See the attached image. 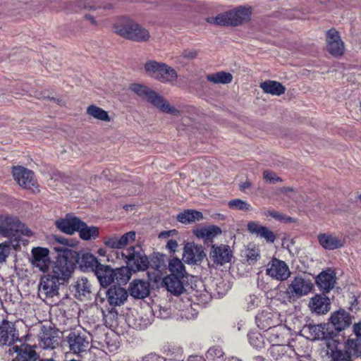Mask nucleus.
<instances>
[{
  "instance_id": "54",
  "label": "nucleus",
  "mask_w": 361,
  "mask_h": 361,
  "mask_svg": "<svg viewBox=\"0 0 361 361\" xmlns=\"http://www.w3.org/2000/svg\"><path fill=\"white\" fill-rule=\"evenodd\" d=\"M52 244H53L54 250L56 252L62 253L63 254L62 256L68 257L67 256L68 255H70L71 256H73L72 255L71 250L69 248L70 247L65 246V245H59V244H55V243H52Z\"/></svg>"
},
{
  "instance_id": "48",
  "label": "nucleus",
  "mask_w": 361,
  "mask_h": 361,
  "mask_svg": "<svg viewBox=\"0 0 361 361\" xmlns=\"http://www.w3.org/2000/svg\"><path fill=\"white\" fill-rule=\"evenodd\" d=\"M230 209L243 212H250L253 209L252 207L247 202L240 199H233L228 202Z\"/></svg>"
},
{
  "instance_id": "17",
  "label": "nucleus",
  "mask_w": 361,
  "mask_h": 361,
  "mask_svg": "<svg viewBox=\"0 0 361 361\" xmlns=\"http://www.w3.org/2000/svg\"><path fill=\"white\" fill-rule=\"evenodd\" d=\"M205 254L201 245H197L193 243H188L184 247L183 259L190 264H195L201 262Z\"/></svg>"
},
{
  "instance_id": "25",
  "label": "nucleus",
  "mask_w": 361,
  "mask_h": 361,
  "mask_svg": "<svg viewBox=\"0 0 361 361\" xmlns=\"http://www.w3.org/2000/svg\"><path fill=\"white\" fill-rule=\"evenodd\" d=\"M330 300L324 295H316L311 298L309 307L312 312L317 314H324L330 310Z\"/></svg>"
},
{
  "instance_id": "27",
  "label": "nucleus",
  "mask_w": 361,
  "mask_h": 361,
  "mask_svg": "<svg viewBox=\"0 0 361 361\" xmlns=\"http://www.w3.org/2000/svg\"><path fill=\"white\" fill-rule=\"evenodd\" d=\"M102 287L106 288L114 283V269L101 264L94 272Z\"/></svg>"
},
{
  "instance_id": "43",
  "label": "nucleus",
  "mask_w": 361,
  "mask_h": 361,
  "mask_svg": "<svg viewBox=\"0 0 361 361\" xmlns=\"http://www.w3.org/2000/svg\"><path fill=\"white\" fill-rule=\"evenodd\" d=\"M129 267H122L114 269V283L117 282L118 284H126L131 276Z\"/></svg>"
},
{
  "instance_id": "22",
  "label": "nucleus",
  "mask_w": 361,
  "mask_h": 361,
  "mask_svg": "<svg viewBox=\"0 0 361 361\" xmlns=\"http://www.w3.org/2000/svg\"><path fill=\"white\" fill-rule=\"evenodd\" d=\"M271 357L274 361H293L294 350L283 344L272 345L269 349Z\"/></svg>"
},
{
  "instance_id": "4",
  "label": "nucleus",
  "mask_w": 361,
  "mask_h": 361,
  "mask_svg": "<svg viewBox=\"0 0 361 361\" xmlns=\"http://www.w3.org/2000/svg\"><path fill=\"white\" fill-rule=\"evenodd\" d=\"M313 285L310 279L302 276H295L291 280L286 290L280 292L279 295L283 296V302H294L300 298L307 295L312 289Z\"/></svg>"
},
{
  "instance_id": "41",
  "label": "nucleus",
  "mask_w": 361,
  "mask_h": 361,
  "mask_svg": "<svg viewBox=\"0 0 361 361\" xmlns=\"http://www.w3.org/2000/svg\"><path fill=\"white\" fill-rule=\"evenodd\" d=\"M100 264L101 263L92 254L87 252L82 255L80 266L87 270L94 273Z\"/></svg>"
},
{
  "instance_id": "53",
  "label": "nucleus",
  "mask_w": 361,
  "mask_h": 361,
  "mask_svg": "<svg viewBox=\"0 0 361 361\" xmlns=\"http://www.w3.org/2000/svg\"><path fill=\"white\" fill-rule=\"evenodd\" d=\"M263 178L269 183H276L282 181L281 178L276 175L275 173L270 171H264L263 172Z\"/></svg>"
},
{
  "instance_id": "31",
  "label": "nucleus",
  "mask_w": 361,
  "mask_h": 361,
  "mask_svg": "<svg viewBox=\"0 0 361 361\" xmlns=\"http://www.w3.org/2000/svg\"><path fill=\"white\" fill-rule=\"evenodd\" d=\"M149 283L143 280H134L130 283V293L135 298H145L149 294Z\"/></svg>"
},
{
  "instance_id": "44",
  "label": "nucleus",
  "mask_w": 361,
  "mask_h": 361,
  "mask_svg": "<svg viewBox=\"0 0 361 361\" xmlns=\"http://www.w3.org/2000/svg\"><path fill=\"white\" fill-rule=\"evenodd\" d=\"M206 21L212 25L220 26L231 25L230 12L226 11L217 15L216 17H209L206 18Z\"/></svg>"
},
{
  "instance_id": "11",
  "label": "nucleus",
  "mask_w": 361,
  "mask_h": 361,
  "mask_svg": "<svg viewBox=\"0 0 361 361\" xmlns=\"http://www.w3.org/2000/svg\"><path fill=\"white\" fill-rule=\"evenodd\" d=\"M70 350L74 354L85 352L89 348V339L85 332L73 331L66 337Z\"/></svg>"
},
{
  "instance_id": "13",
  "label": "nucleus",
  "mask_w": 361,
  "mask_h": 361,
  "mask_svg": "<svg viewBox=\"0 0 361 361\" xmlns=\"http://www.w3.org/2000/svg\"><path fill=\"white\" fill-rule=\"evenodd\" d=\"M317 240L324 249L329 250L341 248L345 243V238L343 234L330 232L319 234Z\"/></svg>"
},
{
  "instance_id": "12",
  "label": "nucleus",
  "mask_w": 361,
  "mask_h": 361,
  "mask_svg": "<svg viewBox=\"0 0 361 361\" xmlns=\"http://www.w3.org/2000/svg\"><path fill=\"white\" fill-rule=\"evenodd\" d=\"M266 274L274 279L283 281L290 276V271L285 262L274 258L267 265Z\"/></svg>"
},
{
  "instance_id": "52",
  "label": "nucleus",
  "mask_w": 361,
  "mask_h": 361,
  "mask_svg": "<svg viewBox=\"0 0 361 361\" xmlns=\"http://www.w3.org/2000/svg\"><path fill=\"white\" fill-rule=\"evenodd\" d=\"M11 247H12V245L10 241L0 243V263L6 261V259L10 254Z\"/></svg>"
},
{
  "instance_id": "42",
  "label": "nucleus",
  "mask_w": 361,
  "mask_h": 361,
  "mask_svg": "<svg viewBox=\"0 0 361 361\" xmlns=\"http://www.w3.org/2000/svg\"><path fill=\"white\" fill-rule=\"evenodd\" d=\"M207 79L214 84H228L232 81L233 76L230 73L219 71L207 75Z\"/></svg>"
},
{
  "instance_id": "1",
  "label": "nucleus",
  "mask_w": 361,
  "mask_h": 361,
  "mask_svg": "<svg viewBox=\"0 0 361 361\" xmlns=\"http://www.w3.org/2000/svg\"><path fill=\"white\" fill-rule=\"evenodd\" d=\"M21 235L31 236L32 233L17 216L9 214L0 215V237L8 238L15 250L19 246Z\"/></svg>"
},
{
  "instance_id": "49",
  "label": "nucleus",
  "mask_w": 361,
  "mask_h": 361,
  "mask_svg": "<svg viewBox=\"0 0 361 361\" xmlns=\"http://www.w3.org/2000/svg\"><path fill=\"white\" fill-rule=\"evenodd\" d=\"M264 215L265 216H271L275 220L281 222L291 223L294 221L293 218L274 209L267 210L264 212Z\"/></svg>"
},
{
  "instance_id": "39",
  "label": "nucleus",
  "mask_w": 361,
  "mask_h": 361,
  "mask_svg": "<svg viewBox=\"0 0 361 361\" xmlns=\"http://www.w3.org/2000/svg\"><path fill=\"white\" fill-rule=\"evenodd\" d=\"M202 219V213L193 209L185 210L177 216L178 221L183 224H190L197 221H200Z\"/></svg>"
},
{
  "instance_id": "30",
  "label": "nucleus",
  "mask_w": 361,
  "mask_h": 361,
  "mask_svg": "<svg viewBox=\"0 0 361 361\" xmlns=\"http://www.w3.org/2000/svg\"><path fill=\"white\" fill-rule=\"evenodd\" d=\"M230 16L232 26H238L250 20L251 11L250 8L239 6L235 9L230 10Z\"/></svg>"
},
{
  "instance_id": "28",
  "label": "nucleus",
  "mask_w": 361,
  "mask_h": 361,
  "mask_svg": "<svg viewBox=\"0 0 361 361\" xmlns=\"http://www.w3.org/2000/svg\"><path fill=\"white\" fill-rule=\"evenodd\" d=\"M330 320L335 329L338 331L344 330L352 323L350 314L343 310L336 311L332 314Z\"/></svg>"
},
{
  "instance_id": "59",
  "label": "nucleus",
  "mask_w": 361,
  "mask_h": 361,
  "mask_svg": "<svg viewBox=\"0 0 361 361\" xmlns=\"http://www.w3.org/2000/svg\"><path fill=\"white\" fill-rule=\"evenodd\" d=\"M143 361H164V358L155 354H149L143 358Z\"/></svg>"
},
{
  "instance_id": "35",
  "label": "nucleus",
  "mask_w": 361,
  "mask_h": 361,
  "mask_svg": "<svg viewBox=\"0 0 361 361\" xmlns=\"http://www.w3.org/2000/svg\"><path fill=\"white\" fill-rule=\"evenodd\" d=\"M82 225H79L77 232L80 238L83 240L96 239L99 234V228L97 226H88L86 223L80 221Z\"/></svg>"
},
{
  "instance_id": "62",
  "label": "nucleus",
  "mask_w": 361,
  "mask_h": 361,
  "mask_svg": "<svg viewBox=\"0 0 361 361\" xmlns=\"http://www.w3.org/2000/svg\"><path fill=\"white\" fill-rule=\"evenodd\" d=\"M360 300H361V297L355 298L354 301L352 302V305H351L352 310L353 309L358 310L361 307Z\"/></svg>"
},
{
  "instance_id": "14",
  "label": "nucleus",
  "mask_w": 361,
  "mask_h": 361,
  "mask_svg": "<svg viewBox=\"0 0 361 361\" xmlns=\"http://www.w3.org/2000/svg\"><path fill=\"white\" fill-rule=\"evenodd\" d=\"M327 51L334 56H342L345 51L344 43L341 39L338 31L331 29L327 31L326 35Z\"/></svg>"
},
{
  "instance_id": "20",
  "label": "nucleus",
  "mask_w": 361,
  "mask_h": 361,
  "mask_svg": "<svg viewBox=\"0 0 361 361\" xmlns=\"http://www.w3.org/2000/svg\"><path fill=\"white\" fill-rule=\"evenodd\" d=\"M136 233L135 231H129L122 236L114 235L104 239L105 245L111 249H122L125 246L135 241Z\"/></svg>"
},
{
  "instance_id": "10",
  "label": "nucleus",
  "mask_w": 361,
  "mask_h": 361,
  "mask_svg": "<svg viewBox=\"0 0 361 361\" xmlns=\"http://www.w3.org/2000/svg\"><path fill=\"white\" fill-rule=\"evenodd\" d=\"M62 284L49 274L40 279L38 286V295L40 298L45 300L53 298L59 294V286Z\"/></svg>"
},
{
  "instance_id": "45",
  "label": "nucleus",
  "mask_w": 361,
  "mask_h": 361,
  "mask_svg": "<svg viewBox=\"0 0 361 361\" xmlns=\"http://www.w3.org/2000/svg\"><path fill=\"white\" fill-rule=\"evenodd\" d=\"M163 63H164L157 62L153 60L147 61L144 66L145 73L148 76L157 80V78L162 68Z\"/></svg>"
},
{
  "instance_id": "33",
  "label": "nucleus",
  "mask_w": 361,
  "mask_h": 361,
  "mask_svg": "<svg viewBox=\"0 0 361 361\" xmlns=\"http://www.w3.org/2000/svg\"><path fill=\"white\" fill-rule=\"evenodd\" d=\"M182 279L183 277L170 274L164 279V283L169 292L179 295L184 290Z\"/></svg>"
},
{
  "instance_id": "2",
  "label": "nucleus",
  "mask_w": 361,
  "mask_h": 361,
  "mask_svg": "<svg viewBox=\"0 0 361 361\" xmlns=\"http://www.w3.org/2000/svg\"><path fill=\"white\" fill-rule=\"evenodd\" d=\"M129 88L133 92L140 97L146 99L160 111L172 115H178L179 114V111L177 109L171 106L166 99L149 87L143 85L133 83L130 85Z\"/></svg>"
},
{
  "instance_id": "24",
  "label": "nucleus",
  "mask_w": 361,
  "mask_h": 361,
  "mask_svg": "<svg viewBox=\"0 0 361 361\" xmlns=\"http://www.w3.org/2000/svg\"><path fill=\"white\" fill-rule=\"evenodd\" d=\"M12 350L17 354L12 361H35L37 360V354L31 345L27 344H22L20 346L14 345L9 349V354L13 355Z\"/></svg>"
},
{
  "instance_id": "5",
  "label": "nucleus",
  "mask_w": 361,
  "mask_h": 361,
  "mask_svg": "<svg viewBox=\"0 0 361 361\" xmlns=\"http://www.w3.org/2000/svg\"><path fill=\"white\" fill-rule=\"evenodd\" d=\"M126 264L133 271H144L149 266V260L141 247L130 246L121 252Z\"/></svg>"
},
{
  "instance_id": "32",
  "label": "nucleus",
  "mask_w": 361,
  "mask_h": 361,
  "mask_svg": "<svg viewBox=\"0 0 361 361\" xmlns=\"http://www.w3.org/2000/svg\"><path fill=\"white\" fill-rule=\"evenodd\" d=\"M177 79L178 74L176 70L164 63L157 80L162 83L173 85L176 82Z\"/></svg>"
},
{
  "instance_id": "7",
  "label": "nucleus",
  "mask_w": 361,
  "mask_h": 361,
  "mask_svg": "<svg viewBox=\"0 0 361 361\" xmlns=\"http://www.w3.org/2000/svg\"><path fill=\"white\" fill-rule=\"evenodd\" d=\"M328 354L333 361H352V355L358 357L361 355V343L358 341L348 340L344 350H338L328 345Z\"/></svg>"
},
{
  "instance_id": "21",
  "label": "nucleus",
  "mask_w": 361,
  "mask_h": 361,
  "mask_svg": "<svg viewBox=\"0 0 361 361\" xmlns=\"http://www.w3.org/2000/svg\"><path fill=\"white\" fill-rule=\"evenodd\" d=\"M247 229L251 234L264 238L267 243H274L276 238L274 233L268 227L257 221H251L247 224Z\"/></svg>"
},
{
  "instance_id": "46",
  "label": "nucleus",
  "mask_w": 361,
  "mask_h": 361,
  "mask_svg": "<svg viewBox=\"0 0 361 361\" xmlns=\"http://www.w3.org/2000/svg\"><path fill=\"white\" fill-rule=\"evenodd\" d=\"M169 269L171 272V275H176L183 278L186 274L185 266L178 258H173L170 260Z\"/></svg>"
},
{
  "instance_id": "16",
  "label": "nucleus",
  "mask_w": 361,
  "mask_h": 361,
  "mask_svg": "<svg viewBox=\"0 0 361 361\" xmlns=\"http://www.w3.org/2000/svg\"><path fill=\"white\" fill-rule=\"evenodd\" d=\"M18 339V333L14 324L4 320L0 325V345L10 346Z\"/></svg>"
},
{
  "instance_id": "29",
  "label": "nucleus",
  "mask_w": 361,
  "mask_h": 361,
  "mask_svg": "<svg viewBox=\"0 0 361 361\" xmlns=\"http://www.w3.org/2000/svg\"><path fill=\"white\" fill-rule=\"evenodd\" d=\"M210 257L214 263L223 265L229 262L231 254L228 245L212 246Z\"/></svg>"
},
{
  "instance_id": "56",
  "label": "nucleus",
  "mask_w": 361,
  "mask_h": 361,
  "mask_svg": "<svg viewBox=\"0 0 361 361\" xmlns=\"http://www.w3.org/2000/svg\"><path fill=\"white\" fill-rule=\"evenodd\" d=\"M310 329L311 331L315 333L314 338L319 339V338L324 337V327L322 324L311 326L310 327Z\"/></svg>"
},
{
  "instance_id": "9",
  "label": "nucleus",
  "mask_w": 361,
  "mask_h": 361,
  "mask_svg": "<svg viewBox=\"0 0 361 361\" xmlns=\"http://www.w3.org/2000/svg\"><path fill=\"white\" fill-rule=\"evenodd\" d=\"M13 176L20 187L33 192L38 190V184L34 173L20 166L13 168Z\"/></svg>"
},
{
  "instance_id": "6",
  "label": "nucleus",
  "mask_w": 361,
  "mask_h": 361,
  "mask_svg": "<svg viewBox=\"0 0 361 361\" xmlns=\"http://www.w3.org/2000/svg\"><path fill=\"white\" fill-rule=\"evenodd\" d=\"M51 271L49 273L61 283L68 280L75 269L74 263L68 259L66 256H61L57 258L54 264L51 266Z\"/></svg>"
},
{
  "instance_id": "36",
  "label": "nucleus",
  "mask_w": 361,
  "mask_h": 361,
  "mask_svg": "<svg viewBox=\"0 0 361 361\" xmlns=\"http://www.w3.org/2000/svg\"><path fill=\"white\" fill-rule=\"evenodd\" d=\"M285 331L284 327L280 324L267 329L264 337L272 345L281 344L283 340V332Z\"/></svg>"
},
{
  "instance_id": "15",
  "label": "nucleus",
  "mask_w": 361,
  "mask_h": 361,
  "mask_svg": "<svg viewBox=\"0 0 361 361\" xmlns=\"http://www.w3.org/2000/svg\"><path fill=\"white\" fill-rule=\"evenodd\" d=\"M39 345L43 349H54L59 345L58 332L51 327L43 326L39 335Z\"/></svg>"
},
{
  "instance_id": "51",
  "label": "nucleus",
  "mask_w": 361,
  "mask_h": 361,
  "mask_svg": "<svg viewBox=\"0 0 361 361\" xmlns=\"http://www.w3.org/2000/svg\"><path fill=\"white\" fill-rule=\"evenodd\" d=\"M259 257V249L252 245L249 246L246 250L247 260L251 264L255 262Z\"/></svg>"
},
{
  "instance_id": "37",
  "label": "nucleus",
  "mask_w": 361,
  "mask_h": 361,
  "mask_svg": "<svg viewBox=\"0 0 361 361\" xmlns=\"http://www.w3.org/2000/svg\"><path fill=\"white\" fill-rule=\"evenodd\" d=\"M221 233V230L216 226H205L194 231V234L199 238L212 240Z\"/></svg>"
},
{
  "instance_id": "63",
  "label": "nucleus",
  "mask_w": 361,
  "mask_h": 361,
  "mask_svg": "<svg viewBox=\"0 0 361 361\" xmlns=\"http://www.w3.org/2000/svg\"><path fill=\"white\" fill-rule=\"evenodd\" d=\"M83 7H84V8H90V9H97V8H102V7L105 8V9L110 8L109 6L104 5V4H100L99 5H94V6L84 5Z\"/></svg>"
},
{
  "instance_id": "55",
  "label": "nucleus",
  "mask_w": 361,
  "mask_h": 361,
  "mask_svg": "<svg viewBox=\"0 0 361 361\" xmlns=\"http://www.w3.org/2000/svg\"><path fill=\"white\" fill-rule=\"evenodd\" d=\"M54 241L53 242V243H55V244H59V245L68 246L70 247L73 246V243L72 240H71L70 239L66 238L64 237H62V236L54 235Z\"/></svg>"
},
{
  "instance_id": "23",
  "label": "nucleus",
  "mask_w": 361,
  "mask_h": 361,
  "mask_svg": "<svg viewBox=\"0 0 361 361\" xmlns=\"http://www.w3.org/2000/svg\"><path fill=\"white\" fill-rule=\"evenodd\" d=\"M80 221L76 216L67 214L65 218L60 219L56 221V226L61 232L73 235L75 232H77L79 225H82Z\"/></svg>"
},
{
  "instance_id": "60",
  "label": "nucleus",
  "mask_w": 361,
  "mask_h": 361,
  "mask_svg": "<svg viewBox=\"0 0 361 361\" xmlns=\"http://www.w3.org/2000/svg\"><path fill=\"white\" fill-rule=\"evenodd\" d=\"M178 247V243L176 242V240H169L168 242H167V244H166V247L172 251V252H175L176 247Z\"/></svg>"
},
{
  "instance_id": "18",
  "label": "nucleus",
  "mask_w": 361,
  "mask_h": 361,
  "mask_svg": "<svg viewBox=\"0 0 361 361\" xmlns=\"http://www.w3.org/2000/svg\"><path fill=\"white\" fill-rule=\"evenodd\" d=\"M281 322L280 315L277 312H271L267 310H262L256 316V323L259 328L269 329L278 326Z\"/></svg>"
},
{
  "instance_id": "40",
  "label": "nucleus",
  "mask_w": 361,
  "mask_h": 361,
  "mask_svg": "<svg viewBox=\"0 0 361 361\" xmlns=\"http://www.w3.org/2000/svg\"><path fill=\"white\" fill-rule=\"evenodd\" d=\"M86 112L88 116L93 118L106 122H109L111 121V118L108 112L94 104L90 105L87 108Z\"/></svg>"
},
{
  "instance_id": "47",
  "label": "nucleus",
  "mask_w": 361,
  "mask_h": 361,
  "mask_svg": "<svg viewBox=\"0 0 361 361\" xmlns=\"http://www.w3.org/2000/svg\"><path fill=\"white\" fill-rule=\"evenodd\" d=\"M250 344L256 349H261L264 347V335L262 336L258 331H250L248 335Z\"/></svg>"
},
{
  "instance_id": "64",
  "label": "nucleus",
  "mask_w": 361,
  "mask_h": 361,
  "mask_svg": "<svg viewBox=\"0 0 361 361\" xmlns=\"http://www.w3.org/2000/svg\"><path fill=\"white\" fill-rule=\"evenodd\" d=\"M250 186H251V183L249 180H246L245 182L242 183L240 185V188L241 190H245V189L250 188Z\"/></svg>"
},
{
  "instance_id": "3",
  "label": "nucleus",
  "mask_w": 361,
  "mask_h": 361,
  "mask_svg": "<svg viewBox=\"0 0 361 361\" xmlns=\"http://www.w3.org/2000/svg\"><path fill=\"white\" fill-rule=\"evenodd\" d=\"M114 30L117 35L135 42H146L150 37L147 29L130 19L118 21L114 25Z\"/></svg>"
},
{
  "instance_id": "38",
  "label": "nucleus",
  "mask_w": 361,
  "mask_h": 361,
  "mask_svg": "<svg viewBox=\"0 0 361 361\" xmlns=\"http://www.w3.org/2000/svg\"><path fill=\"white\" fill-rule=\"evenodd\" d=\"M259 86L265 93L277 96L283 94L286 90L280 82L273 80L264 81Z\"/></svg>"
},
{
  "instance_id": "61",
  "label": "nucleus",
  "mask_w": 361,
  "mask_h": 361,
  "mask_svg": "<svg viewBox=\"0 0 361 361\" xmlns=\"http://www.w3.org/2000/svg\"><path fill=\"white\" fill-rule=\"evenodd\" d=\"M353 331L356 336L361 339V322L355 324L353 326Z\"/></svg>"
},
{
  "instance_id": "58",
  "label": "nucleus",
  "mask_w": 361,
  "mask_h": 361,
  "mask_svg": "<svg viewBox=\"0 0 361 361\" xmlns=\"http://www.w3.org/2000/svg\"><path fill=\"white\" fill-rule=\"evenodd\" d=\"M197 55V51L191 49H185L182 52V56L187 59H193Z\"/></svg>"
},
{
  "instance_id": "34",
  "label": "nucleus",
  "mask_w": 361,
  "mask_h": 361,
  "mask_svg": "<svg viewBox=\"0 0 361 361\" xmlns=\"http://www.w3.org/2000/svg\"><path fill=\"white\" fill-rule=\"evenodd\" d=\"M75 296L82 300V298H88L92 293V286L85 277L78 278L74 285Z\"/></svg>"
},
{
  "instance_id": "26",
  "label": "nucleus",
  "mask_w": 361,
  "mask_h": 361,
  "mask_svg": "<svg viewBox=\"0 0 361 361\" xmlns=\"http://www.w3.org/2000/svg\"><path fill=\"white\" fill-rule=\"evenodd\" d=\"M317 286L324 292H329L336 283V275L334 271L328 269L321 272L316 279Z\"/></svg>"
},
{
  "instance_id": "8",
  "label": "nucleus",
  "mask_w": 361,
  "mask_h": 361,
  "mask_svg": "<svg viewBox=\"0 0 361 361\" xmlns=\"http://www.w3.org/2000/svg\"><path fill=\"white\" fill-rule=\"evenodd\" d=\"M30 262L32 267L37 269L40 272H47L52 264L49 249L42 247H33Z\"/></svg>"
},
{
  "instance_id": "19",
  "label": "nucleus",
  "mask_w": 361,
  "mask_h": 361,
  "mask_svg": "<svg viewBox=\"0 0 361 361\" xmlns=\"http://www.w3.org/2000/svg\"><path fill=\"white\" fill-rule=\"evenodd\" d=\"M105 295L109 304L114 307L123 305L128 298V291L120 286H111Z\"/></svg>"
},
{
  "instance_id": "50",
  "label": "nucleus",
  "mask_w": 361,
  "mask_h": 361,
  "mask_svg": "<svg viewBox=\"0 0 361 361\" xmlns=\"http://www.w3.org/2000/svg\"><path fill=\"white\" fill-rule=\"evenodd\" d=\"M207 361H224V353L219 348H210L206 353Z\"/></svg>"
},
{
  "instance_id": "57",
  "label": "nucleus",
  "mask_w": 361,
  "mask_h": 361,
  "mask_svg": "<svg viewBox=\"0 0 361 361\" xmlns=\"http://www.w3.org/2000/svg\"><path fill=\"white\" fill-rule=\"evenodd\" d=\"M260 300L256 295H250L247 298V308L252 310L259 305Z\"/></svg>"
}]
</instances>
